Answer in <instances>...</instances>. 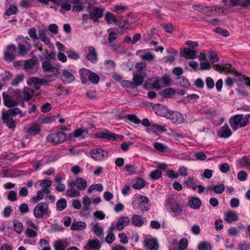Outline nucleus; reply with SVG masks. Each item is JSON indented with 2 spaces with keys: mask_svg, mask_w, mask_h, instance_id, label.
<instances>
[{
  "mask_svg": "<svg viewBox=\"0 0 250 250\" xmlns=\"http://www.w3.org/2000/svg\"><path fill=\"white\" fill-rule=\"evenodd\" d=\"M41 127L39 124L34 123L28 128L26 133L28 136H35L40 133Z\"/></svg>",
  "mask_w": 250,
  "mask_h": 250,
  "instance_id": "15",
  "label": "nucleus"
},
{
  "mask_svg": "<svg viewBox=\"0 0 250 250\" xmlns=\"http://www.w3.org/2000/svg\"><path fill=\"white\" fill-rule=\"evenodd\" d=\"M23 68L25 70L31 69L35 64V62L32 59L28 60L24 62Z\"/></svg>",
  "mask_w": 250,
  "mask_h": 250,
  "instance_id": "51",
  "label": "nucleus"
},
{
  "mask_svg": "<svg viewBox=\"0 0 250 250\" xmlns=\"http://www.w3.org/2000/svg\"><path fill=\"white\" fill-rule=\"evenodd\" d=\"M162 173L160 169H157L152 171L149 174V177L155 180H158L162 177Z\"/></svg>",
  "mask_w": 250,
  "mask_h": 250,
  "instance_id": "43",
  "label": "nucleus"
},
{
  "mask_svg": "<svg viewBox=\"0 0 250 250\" xmlns=\"http://www.w3.org/2000/svg\"><path fill=\"white\" fill-rule=\"evenodd\" d=\"M167 131L166 127L163 125L153 124L150 126V127L147 128V132L148 133L152 132L156 135H158V132H165Z\"/></svg>",
  "mask_w": 250,
  "mask_h": 250,
  "instance_id": "14",
  "label": "nucleus"
},
{
  "mask_svg": "<svg viewBox=\"0 0 250 250\" xmlns=\"http://www.w3.org/2000/svg\"><path fill=\"white\" fill-rule=\"evenodd\" d=\"M177 81V83L184 87L188 88L190 85L189 81L184 77H178Z\"/></svg>",
  "mask_w": 250,
  "mask_h": 250,
  "instance_id": "38",
  "label": "nucleus"
},
{
  "mask_svg": "<svg viewBox=\"0 0 250 250\" xmlns=\"http://www.w3.org/2000/svg\"><path fill=\"white\" fill-rule=\"evenodd\" d=\"M66 139L65 134L62 131L50 134L46 138L48 142L54 145L62 143L64 142Z\"/></svg>",
  "mask_w": 250,
  "mask_h": 250,
  "instance_id": "7",
  "label": "nucleus"
},
{
  "mask_svg": "<svg viewBox=\"0 0 250 250\" xmlns=\"http://www.w3.org/2000/svg\"><path fill=\"white\" fill-rule=\"evenodd\" d=\"M135 68L140 73L145 74L146 68V64L144 62H140L136 64Z\"/></svg>",
  "mask_w": 250,
  "mask_h": 250,
  "instance_id": "47",
  "label": "nucleus"
},
{
  "mask_svg": "<svg viewBox=\"0 0 250 250\" xmlns=\"http://www.w3.org/2000/svg\"><path fill=\"white\" fill-rule=\"evenodd\" d=\"M204 8L203 9L202 12H203L204 14H209L210 13L213 11H217L218 9V8L216 6H204Z\"/></svg>",
  "mask_w": 250,
  "mask_h": 250,
  "instance_id": "54",
  "label": "nucleus"
},
{
  "mask_svg": "<svg viewBox=\"0 0 250 250\" xmlns=\"http://www.w3.org/2000/svg\"><path fill=\"white\" fill-rule=\"evenodd\" d=\"M230 167L229 165L227 163L221 164L219 166V170L222 173H226L229 170Z\"/></svg>",
  "mask_w": 250,
  "mask_h": 250,
  "instance_id": "61",
  "label": "nucleus"
},
{
  "mask_svg": "<svg viewBox=\"0 0 250 250\" xmlns=\"http://www.w3.org/2000/svg\"><path fill=\"white\" fill-rule=\"evenodd\" d=\"M126 118L130 122L135 124H139L140 123V120L134 114H128L126 116Z\"/></svg>",
  "mask_w": 250,
  "mask_h": 250,
  "instance_id": "56",
  "label": "nucleus"
},
{
  "mask_svg": "<svg viewBox=\"0 0 250 250\" xmlns=\"http://www.w3.org/2000/svg\"><path fill=\"white\" fill-rule=\"evenodd\" d=\"M238 246L240 250H250V245L247 241L239 243Z\"/></svg>",
  "mask_w": 250,
  "mask_h": 250,
  "instance_id": "63",
  "label": "nucleus"
},
{
  "mask_svg": "<svg viewBox=\"0 0 250 250\" xmlns=\"http://www.w3.org/2000/svg\"><path fill=\"white\" fill-rule=\"evenodd\" d=\"M215 32L220 35L223 36L224 37H228L229 33L226 29H222L220 27H216L215 30Z\"/></svg>",
  "mask_w": 250,
  "mask_h": 250,
  "instance_id": "59",
  "label": "nucleus"
},
{
  "mask_svg": "<svg viewBox=\"0 0 250 250\" xmlns=\"http://www.w3.org/2000/svg\"><path fill=\"white\" fill-rule=\"evenodd\" d=\"M90 155L92 158L96 161H102L108 157L107 151H104L101 148L98 147L91 149Z\"/></svg>",
  "mask_w": 250,
  "mask_h": 250,
  "instance_id": "9",
  "label": "nucleus"
},
{
  "mask_svg": "<svg viewBox=\"0 0 250 250\" xmlns=\"http://www.w3.org/2000/svg\"><path fill=\"white\" fill-rule=\"evenodd\" d=\"M34 215L35 218L41 219L43 215L49 217L51 211L48 208V204L45 202L39 203L34 208Z\"/></svg>",
  "mask_w": 250,
  "mask_h": 250,
  "instance_id": "5",
  "label": "nucleus"
},
{
  "mask_svg": "<svg viewBox=\"0 0 250 250\" xmlns=\"http://www.w3.org/2000/svg\"><path fill=\"white\" fill-rule=\"evenodd\" d=\"M93 232L99 238H101L104 235V229L98 224H94L92 227Z\"/></svg>",
  "mask_w": 250,
  "mask_h": 250,
  "instance_id": "30",
  "label": "nucleus"
},
{
  "mask_svg": "<svg viewBox=\"0 0 250 250\" xmlns=\"http://www.w3.org/2000/svg\"><path fill=\"white\" fill-rule=\"evenodd\" d=\"M239 219V217L236 215L234 211H229L226 214V222L227 223H231L232 221H237Z\"/></svg>",
  "mask_w": 250,
  "mask_h": 250,
  "instance_id": "26",
  "label": "nucleus"
},
{
  "mask_svg": "<svg viewBox=\"0 0 250 250\" xmlns=\"http://www.w3.org/2000/svg\"><path fill=\"white\" fill-rule=\"evenodd\" d=\"M153 110L157 114L170 120L174 124H180L184 121L183 116L180 112L171 110L162 104H155Z\"/></svg>",
  "mask_w": 250,
  "mask_h": 250,
  "instance_id": "1",
  "label": "nucleus"
},
{
  "mask_svg": "<svg viewBox=\"0 0 250 250\" xmlns=\"http://www.w3.org/2000/svg\"><path fill=\"white\" fill-rule=\"evenodd\" d=\"M97 138L103 139L107 141H115L118 140H122L124 138L123 135H120L113 133L107 129L99 131L95 134Z\"/></svg>",
  "mask_w": 250,
  "mask_h": 250,
  "instance_id": "4",
  "label": "nucleus"
},
{
  "mask_svg": "<svg viewBox=\"0 0 250 250\" xmlns=\"http://www.w3.org/2000/svg\"><path fill=\"white\" fill-rule=\"evenodd\" d=\"M243 121V114H236L229 119V124L232 130L235 131L237 130L238 127L241 128L246 126L241 125Z\"/></svg>",
  "mask_w": 250,
  "mask_h": 250,
  "instance_id": "8",
  "label": "nucleus"
},
{
  "mask_svg": "<svg viewBox=\"0 0 250 250\" xmlns=\"http://www.w3.org/2000/svg\"><path fill=\"white\" fill-rule=\"evenodd\" d=\"M175 94V90L172 88H167L162 92V95L167 98H172Z\"/></svg>",
  "mask_w": 250,
  "mask_h": 250,
  "instance_id": "37",
  "label": "nucleus"
},
{
  "mask_svg": "<svg viewBox=\"0 0 250 250\" xmlns=\"http://www.w3.org/2000/svg\"><path fill=\"white\" fill-rule=\"evenodd\" d=\"M66 193L67 196L71 198L78 197L81 195L80 191L74 188H70L67 189Z\"/></svg>",
  "mask_w": 250,
  "mask_h": 250,
  "instance_id": "40",
  "label": "nucleus"
},
{
  "mask_svg": "<svg viewBox=\"0 0 250 250\" xmlns=\"http://www.w3.org/2000/svg\"><path fill=\"white\" fill-rule=\"evenodd\" d=\"M42 66L43 72H52L55 69V67L52 66L50 62L45 61L42 62Z\"/></svg>",
  "mask_w": 250,
  "mask_h": 250,
  "instance_id": "35",
  "label": "nucleus"
},
{
  "mask_svg": "<svg viewBox=\"0 0 250 250\" xmlns=\"http://www.w3.org/2000/svg\"><path fill=\"white\" fill-rule=\"evenodd\" d=\"M145 245L148 250H158L159 245L155 238H147L145 240Z\"/></svg>",
  "mask_w": 250,
  "mask_h": 250,
  "instance_id": "12",
  "label": "nucleus"
},
{
  "mask_svg": "<svg viewBox=\"0 0 250 250\" xmlns=\"http://www.w3.org/2000/svg\"><path fill=\"white\" fill-rule=\"evenodd\" d=\"M121 84L124 88H129L131 89L135 88L133 82L127 80H124L121 82Z\"/></svg>",
  "mask_w": 250,
  "mask_h": 250,
  "instance_id": "58",
  "label": "nucleus"
},
{
  "mask_svg": "<svg viewBox=\"0 0 250 250\" xmlns=\"http://www.w3.org/2000/svg\"><path fill=\"white\" fill-rule=\"evenodd\" d=\"M62 81L64 83H69L75 80L74 76L67 70L62 71Z\"/></svg>",
  "mask_w": 250,
  "mask_h": 250,
  "instance_id": "21",
  "label": "nucleus"
},
{
  "mask_svg": "<svg viewBox=\"0 0 250 250\" xmlns=\"http://www.w3.org/2000/svg\"><path fill=\"white\" fill-rule=\"evenodd\" d=\"M19 114L20 117L25 116V113H23L22 111L19 108L10 109L6 111L2 110L1 119L4 124H5L9 128L14 129L16 127L15 123L12 117Z\"/></svg>",
  "mask_w": 250,
  "mask_h": 250,
  "instance_id": "3",
  "label": "nucleus"
},
{
  "mask_svg": "<svg viewBox=\"0 0 250 250\" xmlns=\"http://www.w3.org/2000/svg\"><path fill=\"white\" fill-rule=\"evenodd\" d=\"M207 88L208 89H212L214 86V82L210 77H208L205 80Z\"/></svg>",
  "mask_w": 250,
  "mask_h": 250,
  "instance_id": "55",
  "label": "nucleus"
},
{
  "mask_svg": "<svg viewBox=\"0 0 250 250\" xmlns=\"http://www.w3.org/2000/svg\"><path fill=\"white\" fill-rule=\"evenodd\" d=\"M90 71L88 69L83 68L79 71V75L83 83H86L87 82V77L89 76Z\"/></svg>",
  "mask_w": 250,
  "mask_h": 250,
  "instance_id": "27",
  "label": "nucleus"
},
{
  "mask_svg": "<svg viewBox=\"0 0 250 250\" xmlns=\"http://www.w3.org/2000/svg\"><path fill=\"white\" fill-rule=\"evenodd\" d=\"M23 75L22 74H19L18 76L16 77L15 78H14L11 84L13 86H17L18 85V84L20 83V82H21L23 79Z\"/></svg>",
  "mask_w": 250,
  "mask_h": 250,
  "instance_id": "62",
  "label": "nucleus"
},
{
  "mask_svg": "<svg viewBox=\"0 0 250 250\" xmlns=\"http://www.w3.org/2000/svg\"><path fill=\"white\" fill-rule=\"evenodd\" d=\"M67 207V201L64 198H61L57 201L56 208L59 211H62Z\"/></svg>",
  "mask_w": 250,
  "mask_h": 250,
  "instance_id": "36",
  "label": "nucleus"
},
{
  "mask_svg": "<svg viewBox=\"0 0 250 250\" xmlns=\"http://www.w3.org/2000/svg\"><path fill=\"white\" fill-rule=\"evenodd\" d=\"M153 145L156 150L162 152H165L167 148V146L161 143H154Z\"/></svg>",
  "mask_w": 250,
  "mask_h": 250,
  "instance_id": "50",
  "label": "nucleus"
},
{
  "mask_svg": "<svg viewBox=\"0 0 250 250\" xmlns=\"http://www.w3.org/2000/svg\"><path fill=\"white\" fill-rule=\"evenodd\" d=\"M101 246L100 241L98 239H95L88 240L84 248L87 250H99L101 248Z\"/></svg>",
  "mask_w": 250,
  "mask_h": 250,
  "instance_id": "13",
  "label": "nucleus"
},
{
  "mask_svg": "<svg viewBox=\"0 0 250 250\" xmlns=\"http://www.w3.org/2000/svg\"><path fill=\"white\" fill-rule=\"evenodd\" d=\"M234 74L236 77H238L237 81L242 82L243 81L245 82V84L250 87V78L247 77L246 75L239 73L236 70H234Z\"/></svg>",
  "mask_w": 250,
  "mask_h": 250,
  "instance_id": "28",
  "label": "nucleus"
},
{
  "mask_svg": "<svg viewBox=\"0 0 250 250\" xmlns=\"http://www.w3.org/2000/svg\"><path fill=\"white\" fill-rule=\"evenodd\" d=\"M16 49L19 56L24 57L30 51L31 47H27L21 43L18 44L17 48L14 44L8 45L4 53V59L6 62H12L15 59L16 56L13 53L16 52Z\"/></svg>",
  "mask_w": 250,
  "mask_h": 250,
  "instance_id": "2",
  "label": "nucleus"
},
{
  "mask_svg": "<svg viewBox=\"0 0 250 250\" xmlns=\"http://www.w3.org/2000/svg\"><path fill=\"white\" fill-rule=\"evenodd\" d=\"M208 57L209 61L212 64L215 62H218L219 60V58L215 51H210L208 54Z\"/></svg>",
  "mask_w": 250,
  "mask_h": 250,
  "instance_id": "44",
  "label": "nucleus"
},
{
  "mask_svg": "<svg viewBox=\"0 0 250 250\" xmlns=\"http://www.w3.org/2000/svg\"><path fill=\"white\" fill-rule=\"evenodd\" d=\"M2 97L3 104L7 107H13L18 104L17 102L12 99L5 92L2 93Z\"/></svg>",
  "mask_w": 250,
  "mask_h": 250,
  "instance_id": "11",
  "label": "nucleus"
},
{
  "mask_svg": "<svg viewBox=\"0 0 250 250\" xmlns=\"http://www.w3.org/2000/svg\"><path fill=\"white\" fill-rule=\"evenodd\" d=\"M14 228L17 233L20 234L23 229V226L22 223L21 222L19 221H15L14 222Z\"/></svg>",
  "mask_w": 250,
  "mask_h": 250,
  "instance_id": "46",
  "label": "nucleus"
},
{
  "mask_svg": "<svg viewBox=\"0 0 250 250\" xmlns=\"http://www.w3.org/2000/svg\"><path fill=\"white\" fill-rule=\"evenodd\" d=\"M89 52L86 55V59L93 63H95L98 60L97 53L93 46L88 47Z\"/></svg>",
  "mask_w": 250,
  "mask_h": 250,
  "instance_id": "17",
  "label": "nucleus"
},
{
  "mask_svg": "<svg viewBox=\"0 0 250 250\" xmlns=\"http://www.w3.org/2000/svg\"><path fill=\"white\" fill-rule=\"evenodd\" d=\"M88 80L92 83L97 84L100 80V77L96 73L90 71L88 76Z\"/></svg>",
  "mask_w": 250,
  "mask_h": 250,
  "instance_id": "42",
  "label": "nucleus"
},
{
  "mask_svg": "<svg viewBox=\"0 0 250 250\" xmlns=\"http://www.w3.org/2000/svg\"><path fill=\"white\" fill-rule=\"evenodd\" d=\"M188 245V241L187 238H182L179 243L178 248L180 250H185Z\"/></svg>",
  "mask_w": 250,
  "mask_h": 250,
  "instance_id": "53",
  "label": "nucleus"
},
{
  "mask_svg": "<svg viewBox=\"0 0 250 250\" xmlns=\"http://www.w3.org/2000/svg\"><path fill=\"white\" fill-rule=\"evenodd\" d=\"M190 208L194 209H198L201 205V201L198 197H192L188 201Z\"/></svg>",
  "mask_w": 250,
  "mask_h": 250,
  "instance_id": "24",
  "label": "nucleus"
},
{
  "mask_svg": "<svg viewBox=\"0 0 250 250\" xmlns=\"http://www.w3.org/2000/svg\"><path fill=\"white\" fill-rule=\"evenodd\" d=\"M75 184L77 188L79 191L84 190L87 187V182L81 177H77L75 180Z\"/></svg>",
  "mask_w": 250,
  "mask_h": 250,
  "instance_id": "22",
  "label": "nucleus"
},
{
  "mask_svg": "<svg viewBox=\"0 0 250 250\" xmlns=\"http://www.w3.org/2000/svg\"><path fill=\"white\" fill-rule=\"evenodd\" d=\"M197 180L193 177H189L185 181V185L188 188L195 190L197 188Z\"/></svg>",
  "mask_w": 250,
  "mask_h": 250,
  "instance_id": "23",
  "label": "nucleus"
},
{
  "mask_svg": "<svg viewBox=\"0 0 250 250\" xmlns=\"http://www.w3.org/2000/svg\"><path fill=\"white\" fill-rule=\"evenodd\" d=\"M88 133L87 129H82L79 128L74 131V136L75 138L81 137L82 138H84L86 135Z\"/></svg>",
  "mask_w": 250,
  "mask_h": 250,
  "instance_id": "32",
  "label": "nucleus"
},
{
  "mask_svg": "<svg viewBox=\"0 0 250 250\" xmlns=\"http://www.w3.org/2000/svg\"><path fill=\"white\" fill-rule=\"evenodd\" d=\"M213 191L216 194H221L222 193L225 189V185L222 184H220L216 185H213Z\"/></svg>",
  "mask_w": 250,
  "mask_h": 250,
  "instance_id": "48",
  "label": "nucleus"
},
{
  "mask_svg": "<svg viewBox=\"0 0 250 250\" xmlns=\"http://www.w3.org/2000/svg\"><path fill=\"white\" fill-rule=\"evenodd\" d=\"M28 35L29 37L35 41V40H38V38L36 34V29L35 27L30 28L28 30Z\"/></svg>",
  "mask_w": 250,
  "mask_h": 250,
  "instance_id": "60",
  "label": "nucleus"
},
{
  "mask_svg": "<svg viewBox=\"0 0 250 250\" xmlns=\"http://www.w3.org/2000/svg\"><path fill=\"white\" fill-rule=\"evenodd\" d=\"M130 223V220L127 216H122L118 220L116 228L118 230H122L124 228L128 226Z\"/></svg>",
  "mask_w": 250,
  "mask_h": 250,
  "instance_id": "16",
  "label": "nucleus"
},
{
  "mask_svg": "<svg viewBox=\"0 0 250 250\" xmlns=\"http://www.w3.org/2000/svg\"><path fill=\"white\" fill-rule=\"evenodd\" d=\"M131 223L135 227H141L144 224V218L138 214H134L131 218Z\"/></svg>",
  "mask_w": 250,
  "mask_h": 250,
  "instance_id": "18",
  "label": "nucleus"
},
{
  "mask_svg": "<svg viewBox=\"0 0 250 250\" xmlns=\"http://www.w3.org/2000/svg\"><path fill=\"white\" fill-rule=\"evenodd\" d=\"M104 20L108 24H110L112 22L116 24L118 22V20L115 17L114 15L109 12H107L106 13L104 17Z\"/></svg>",
  "mask_w": 250,
  "mask_h": 250,
  "instance_id": "31",
  "label": "nucleus"
},
{
  "mask_svg": "<svg viewBox=\"0 0 250 250\" xmlns=\"http://www.w3.org/2000/svg\"><path fill=\"white\" fill-rule=\"evenodd\" d=\"M182 54L183 56L189 59H193L196 58L195 50L189 48H184L183 50Z\"/></svg>",
  "mask_w": 250,
  "mask_h": 250,
  "instance_id": "25",
  "label": "nucleus"
},
{
  "mask_svg": "<svg viewBox=\"0 0 250 250\" xmlns=\"http://www.w3.org/2000/svg\"><path fill=\"white\" fill-rule=\"evenodd\" d=\"M86 227V224L83 222H77L73 223L71 225L70 229L71 230H83Z\"/></svg>",
  "mask_w": 250,
  "mask_h": 250,
  "instance_id": "33",
  "label": "nucleus"
},
{
  "mask_svg": "<svg viewBox=\"0 0 250 250\" xmlns=\"http://www.w3.org/2000/svg\"><path fill=\"white\" fill-rule=\"evenodd\" d=\"M104 11L105 9L104 8L94 6L91 11H89V13H90V17L92 18V20L95 22L98 21L99 19L103 17Z\"/></svg>",
  "mask_w": 250,
  "mask_h": 250,
  "instance_id": "10",
  "label": "nucleus"
},
{
  "mask_svg": "<svg viewBox=\"0 0 250 250\" xmlns=\"http://www.w3.org/2000/svg\"><path fill=\"white\" fill-rule=\"evenodd\" d=\"M222 73L227 74L229 72H234L235 69L232 68V65L229 63L222 65Z\"/></svg>",
  "mask_w": 250,
  "mask_h": 250,
  "instance_id": "45",
  "label": "nucleus"
},
{
  "mask_svg": "<svg viewBox=\"0 0 250 250\" xmlns=\"http://www.w3.org/2000/svg\"><path fill=\"white\" fill-rule=\"evenodd\" d=\"M220 132V137L222 138H228L232 135L230 129L226 124L221 127Z\"/></svg>",
  "mask_w": 250,
  "mask_h": 250,
  "instance_id": "20",
  "label": "nucleus"
},
{
  "mask_svg": "<svg viewBox=\"0 0 250 250\" xmlns=\"http://www.w3.org/2000/svg\"><path fill=\"white\" fill-rule=\"evenodd\" d=\"M54 248L55 250H65V246L61 241H57L55 242Z\"/></svg>",
  "mask_w": 250,
  "mask_h": 250,
  "instance_id": "64",
  "label": "nucleus"
},
{
  "mask_svg": "<svg viewBox=\"0 0 250 250\" xmlns=\"http://www.w3.org/2000/svg\"><path fill=\"white\" fill-rule=\"evenodd\" d=\"M144 80V77L143 76L141 75L140 74H133V84H134V86L135 88L137 86H140L142 84Z\"/></svg>",
  "mask_w": 250,
  "mask_h": 250,
  "instance_id": "29",
  "label": "nucleus"
},
{
  "mask_svg": "<svg viewBox=\"0 0 250 250\" xmlns=\"http://www.w3.org/2000/svg\"><path fill=\"white\" fill-rule=\"evenodd\" d=\"M46 83L47 81L46 79L34 77L30 79L28 83L29 84H33L36 89H38L41 85Z\"/></svg>",
  "mask_w": 250,
  "mask_h": 250,
  "instance_id": "19",
  "label": "nucleus"
},
{
  "mask_svg": "<svg viewBox=\"0 0 250 250\" xmlns=\"http://www.w3.org/2000/svg\"><path fill=\"white\" fill-rule=\"evenodd\" d=\"M73 3L75 4L73 6V11L75 12H80L83 10L82 2L80 0H74Z\"/></svg>",
  "mask_w": 250,
  "mask_h": 250,
  "instance_id": "41",
  "label": "nucleus"
},
{
  "mask_svg": "<svg viewBox=\"0 0 250 250\" xmlns=\"http://www.w3.org/2000/svg\"><path fill=\"white\" fill-rule=\"evenodd\" d=\"M146 186V181L141 178H138L136 183L133 185L134 189H140Z\"/></svg>",
  "mask_w": 250,
  "mask_h": 250,
  "instance_id": "39",
  "label": "nucleus"
},
{
  "mask_svg": "<svg viewBox=\"0 0 250 250\" xmlns=\"http://www.w3.org/2000/svg\"><path fill=\"white\" fill-rule=\"evenodd\" d=\"M19 156H16L13 153H9L5 156V160L7 163H13L15 161L17 160Z\"/></svg>",
  "mask_w": 250,
  "mask_h": 250,
  "instance_id": "52",
  "label": "nucleus"
},
{
  "mask_svg": "<svg viewBox=\"0 0 250 250\" xmlns=\"http://www.w3.org/2000/svg\"><path fill=\"white\" fill-rule=\"evenodd\" d=\"M198 250H211V244L208 241H203L200 242L197 246Z\"/></svg>",
  "mask_w": 250,
  "mask_h": 250,
  "instance_id": "34",
  "label": "nucleus"
},
{
  "mask_svg": "<svg viewBox=\"0 0 250 250\" xmlns=\"http://www.w3.org/2000/svg\"><path fill=\"white\" fill-rule=\"evenodd\" d=\"M167 206L169 208V211L173 213L174 216L179 219V217L182 214L183 206L178 202L172 199H169L168 200Z\"/></svg>",
  "mask_w": 250,
  "mask_h": 250,
  "instance_id": "6",
  "label": "nucleus"
},
{
  "mask_svg": "<svg viewBox=\"0 0 250 250\" xmlns=\"http://www.w3.org/2000/svg\"><path fill=\"white\" fill-rule=\"evenodd\" d=\"M18 9L16 6L11 5L9 8L6 10L5 15L9 16L12 15H15L17 13Z\"/></svg>",
  "mask_w": 250,
  "mask_h": 250,
  "instance_id": "49",
  "label": "nucleus"
},
{
  "mask_svg": "<svg viewBox=\"0 0 250 250\" xmlns=\"http://www.w3.org/2000/svg\"><path fill=\"white\" fill-rule=\"evenodd\" d=\"M162 82L160 77L156 78V80L153 82L152 88L154 89H159L163 85Z\"/></svg>",
  "mask_w": 250,
  "mask_h": 250,
  "instance_id": "57",
  "label": "nucleus"
}]
</instances>
